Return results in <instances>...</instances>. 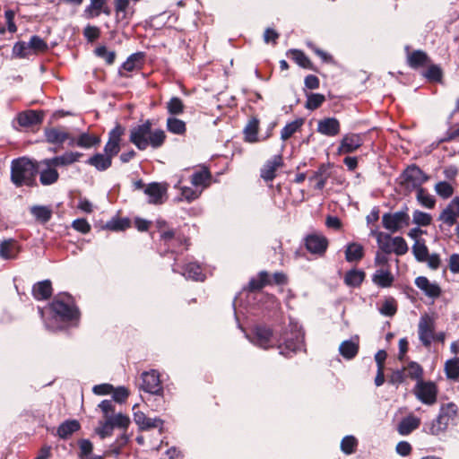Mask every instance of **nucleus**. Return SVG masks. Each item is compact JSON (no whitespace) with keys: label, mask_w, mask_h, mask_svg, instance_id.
Returning a JSON list of instances; mask_svg holds the SVG:
<instances>
[{"label":"nucleus","mask_w":459,"mask_h":459,"mask_svg":"<svg viewBox=\"0 0 459 459\" xmlns=\"http://www.w3.org/2000/svg\"><path fill=\"white\" fill-rule=\"evenodd\" d=\"M166 134L162 129H152V123L146 120L130 131V141L139 150H146L148 146L160 148L165 142Z\"/></svg>","instance_id":"1"},{"label":"nucleus","mask_w":459,"mask_h":459,"mask_svg":"<svg viewBox=\"0 0 459 459\" xmlns=\"http://www.w3.org/2000/svg\"><path fill=\"white\" fill-rule=\"evenodd\" d=\"M37 166L28 158L13 160L11 164V180L16 186L35 185Z\"/></svg>","instance_id":"2"},{"label":"nucleus","mask_w":459,"mask_h":459,"mask_svg":"<svg viewBox=\"0 0 459 459\" xmlns=\"http://www.w3.org/2000/svg\"><path fill=\"white\" fill-rule=\"evenodd\" d=\"M458 412V407L453 403L442 404L437 417L426 423L424 431L429 435L439 436L444 434L448 426L454 423Z\"/></svg>","instance_id":"3"},{"label":"nucleus","mask_w":459,"mask_h":459,"mask_svg":"<svg viewBox=\"0 0 459 459\" xmlns=\"http://www.w3.org/2000/svg\"><path fill=\"white\" fill-rule=\"evenodd\" d=\"M66 300L55 299L50 305V310L53 313V319L46 322L48 328L56 330L61 328V326L55 325L52 321H69L77 316V309L72 305L71 298L65 296Z\"/></svg>","instance_id":"4"},{"label":"nucleus","mask_w":459,"mask_h":459,"mask_svg":"<svg viewBox=\"0 0 459 459\" xmlns=\"http://www.w3.org/2000/svg\"><path fill=\"white\" fill-rule=\"evenodd\" d=\"M371 234L376 236L379 249L385 253L394 252L397 255H403L408 251L407 243L402 237L391 238L388 234L377 231H372Z\"/></svg>","instance_id":"5"},{"label":"nucleus","mask_w":459,"mask_h":459,"mask_svg":"<svg viewBox=\"0 0 459 459\" xmlns=\"http://www.w3.org/2000/svg\"><path fill=\"white\" fill-rule=\"evenodd\" d=\"M437 392V385L432 381L419 380L413 388L416 398L426 405L436 403Z\"/></svg>","instance_id":"6"},{"label":"nucleus","mask_w":459,"mask_h":459,"mask_svg":"<svg viewBox=\"0 0 459 459\" xmlns=\"http://www.w3.org/2000/svg\"><path fill=\"white\" fill-rule=\"evenodd\" d=\"M403 184L407 189H419L421 186L429 180V176L426 175L416 165L409 166L403 174Z\"/></svg>","instance_id":"7"},{"label":"nucleus","mask_w":459,"mask_h":459,"mask_svg":"<svg viewBox=\"0 0 459 459\" xmlns=\"http://www.w3.org/2000/svg\"><path fill=\"white\" fill-rule=\"evenodd\" d=\"M435 332V319L428 315L424 314L420 316L418 325V334L420 342L425 346H430L434 340Z\"/></svg>","instance_id":"8"},{"label":"nucleus","mask_w":459,"mask_h":459,"mask_svg":"<svg viewBox=\"0 0 459 459\" xmlns=\"http://www.w3.org/2000/svg\"><path fill=\"white\" fill-rule=\"evenodd\" d=\"M410 216L404 211H399L394 213H385L382 216V223L386 230L395 232L404 226H408Z\"/></svg>","instance_id":"9"},{"label":"nucleus","mask_w":459,"mask_h":459,"mask_svg":"<svg viewBox=\"0 0 459 459\" xmlns=\"http://www.w3.org/2000/svg\"><path fill=\"white\" fill-rule=\"evenodd\" d=\"M141 378L142 384L140 385V387L144 392L152 394H161L163 393L160 375L156 370L152 369L143 372Z\"/></svg>","instance_id":"10"},{"label":"nucleus","mask_w":459,"mask_h":459,"mask_svg":"<svg viewBox=\"0 0 459 459\" xmlns=\"http://www.w3.org/2000/svg\"><path fill=\"white\" fill-rule=\"evenodd\" d=\"M167 191L168 184L157 182L148 184L143 190L144 194L149 197L148 203L152 204H163Z\"/></svg>","instance_id":"11"},{"label":"nucleus","mask_w":459,"mask_h":459,"mask_svg":"<svg viewBox=\"0 0 459 459\" xmlns=\"http://www.w3.org/2000/svg\"><path fill=\"white\" fill-rule=\"evenodd\" d=\"M54 164H48V159L39 161L37 169L39 173V181L43 186H49L58 180L59 174Z\"/></svg>","instance_id":"12"},{"label":"nucleus","mask_w":459,"mask_h":459,"mask_svg":"<svg viewBox=\"0 0 459 459\" xmlns=\"http://www.w3.org/2000/svg\"><path fill=\"white\" fill-rule=\"evenodd\" d=\"M307 249L315 255H322L327 249L328 240L321 234H310L305 238Z\"/></svg>","instance_id":"13"},{"label":"nucleus","mask_w":459,"mask_h":459,"mask_svg":"<svg viewBox=\"0 0 459 459\" xmlns=\"http://www.w3.org/2000/svg\"><path fill=\"white\" fill-rule=\"evenodd\" d=\"M45 137L48 143L52 144H63L66 140H69L68 144L74 146V138L70 134L63 129L57 127L47 128L45 130Z\"/></svg>","instance_id":"14"},{"label":"nucleus","mask_w":459,"mask_h":459,"mask_svg":"<svg viewBox=\"0 0 459 459\" xmlns=\"http://www.w3.org/2000/svg\"><path fill=\"white\" fill-rule=\"evenodd\" d=\"M363 143L362 136L359 134H347L343 135L338 147L339 154L351 153L357 151Z\"/></svg>","instance_id":"15"},{"label":"nucleus","mask_w":459,"mask_h":459,"mask_svg":"<svg viewBox=\"0 0 459 459\" xmlns=\"http://www.w3.org/2000/svg\"><path fill=\"white\" fill-rule=\"evenodd\" d=\"M124 133V129L117 125L110 132L108 141L104 147V153L113 159L120 151V141L121 136Z\"/></svg>","instance_id":"16"},{"label":"nucleus","mask_w":459,"mask_h":459,"mask_svg":"<svg viewBox=\"0 0 459 459\" xmlns=\"http://www.w3.org/2000/svg\"><path fill=\"white\" fill-rule=\"evenodd\" d=\"M304 334L300 329L295 330L293 338H286L283 344H280V353L288 356L289 352H296L299 351L303 346Z\"/></svg>","instance_id":"17"},{"label":"nucleus","mask_w":459,"mask_h":459,"mask_svg":"<svg viewBox=\"0 0 459 459\" xmlns=\"http://www.w3.org/2000/svg\"><path fill=\"white\" fill-rule=\"evenodd\" d=\"M283 166V160L281 155H274L268 160L261 169V178L268 182L273 181L276 177V171Z\"/></svg>","instance_id":"18"},{"label":"nucleus","mask_w":459,"mask_h":459,"mask_svg":"<svg viewBox=\"0 0 459 459\" xmlns=\"http://www.w3.org/2000/svg\"><path fill=\"white\" fill-rule=\"evenodd\" d=\"M134 421L141 430L161 429L163 426L162 420L160 418H149L143 411H135L134 413Z\"/></svg>","instance_id":"19"},{"label":"nucleus","mask_w":459,"mask_h":459,"mask_svg":"<svg viewBox=\"0 0 459 459\" xmlns=\"http://www.w3.org/2000/svg\"><path fill=\"white\" fill-rule=\"evenodd\" d=\"M317 132L323 135L333 137L339 134L341 125L334 117H326L317 123Z\"/></svg>","instance_id":"20"},{"label":"nucleus","mask_w":459,"mask_h":459,"mask_svg":"<svg viewBox=\"0 0 459 459\" xmlns=\"http://www.w3.org/2000/svg\"><path fill=\"white\" fill-rule=\"evenodd\" d=\"M415 285L421 290L426 296L436 299L441 294V290L437 283L430 282L427 277L419 276L415 279Z\"/></svg>","instance_id":"21"},{"label":"nucleus","mask_w":459,"mask_h":459,"mask_svg":"<svg viewBox=\"0 0 459 459\" xmlns=\"http://www.w3.org/2000/svg\"><path fill=\"white\" fill-rule=\"evenodd\" d=\"M272 335L273 333L270 329L257 326L254 330V337L252 339V342L261 348L268 349L272 346Z\"/></svg>","instance_id":"22"},{"label":"nucleus","mask_w":459,"mask_h":459,"mask_svg":"<svg viewBox=\"0 0 459 459\" xmlns=\"http://www.w3.org/2000/svg\"><path fill=\"white\" fill-rule=\"evenodd\" d=\"M82 153L78 152H67L60 156L48 159V164H54L56 167H65L77 162Z\"/></svg>","instance_id":"23"},{"label":"nucleus","mask_w":459,"mask_h":459,"mask_svg":"<svg viewBox=\"0 0 459 459\" xmlns=\"http://www.w3.org/2000/svg\"><path fill=\"white\" fill-rule=\"evenodd\" d=\"M372 281L381 288L390 287L394 282L390 268H378L372 275Z\"/></svg>","instance_id":"24"},{"label":"nucleus","mask_w":459,"mask_h":459,"mask_svg":"<svg viewBox=\"0 0 459 459\" xmlns=\"http://www.w3.org/2000/svg\"><path fill=\"white\" fill-rule=\"evenodd\" d=\"M420 425V419L414 415L403 418L397 426V431L402 436H407Z\"/></svg>","instance_id":"25"},{"label":"nucleus","mask_w":459,"mask_h":459,"mask_svg":"<svg viewBox=\"0 0 459 459\" xmlns=\"http://www.w3.org/2000/svg\"><path fill=\"white\" fill-rule=\"evenodd\" d=\"M87 164L94 167L99 171H105L110 168L112 158L106 153H96L89 158Z\"/></svg>","instance_id":"26"},{"label":"nucleus","mask_w":459,"mask_h":459,"mask_svg":"<svg viewBox=\"0 0 459 459\" xmlns=\"http://www.w3.org/2000/svg\"><path fill=\"white\" fill-rule=\"evenodd\" d=\"M115 11L118 21L128 20L134 13L129 0H115Z\"/></svg>","instance_id":"27"},{"label":"nucleus","mask_w":459,"mask_h":459,"mask_svg":"<svg viewBox=\"0 0 459 459\" xmlns=\"http://www.w3.org/2000/svg\"><path fill=\"white\" fill-rule=\"evenodd\" d=\"M19 253V247L13 239H6L0 243V257L13 259Z\"/></svg>","instance_id":"28"},{"label":"nucleus","mask_w":459,"mask_h":459,"mask_svg":"<svg viewBox=\"0 0 459 459\" xmlns=\"http://www.w3.org/2000/svg\"><path fill=\"white\" fill-rule=\"evenodd\" d=\"M340 354L346 359H353L359 351V342L355 340L343 341L339 347Z\"/></svg>","instance_id":"29"},{"label":"nucleus","mask_w":459,"mask_h":459,"mask_svg":"<svg viewBox=\"0 0 459 459\" xmlns=\"http://www.w3.org/2000/svg\"><path fill=\"white\" fill-rule=\"evenodd\" d=\"M52 286L48 280L39 281L33 286L32 293L39 300L47 299L51 296Z\"/></svg>","instance_id":"30"},{"label":"nucleus","mask_w":459,"mask_h":459,"mask_svg":"<svg viewBox=\"0 0 459 459\" xmlns=\"http://www.w3.org/2000/svg\"><path fill=\"white\" fill-rule=\"evenodd\" d=\"M211 174L208 169H202L195 171L191 177L192 185L198 188L204 189L210 184Z\"/></svg>","instance_id":"31"},{"label":"nucleus","mask_w":459,"mask_h":459,"mask_svg":"<svg viewBox=\"0 0 459 459\" xmlns=\"http://www.w3.org/2000/svg\"><path fill=\"white\" fill-rule=\"evenodd\" d=\"M17 121L21 126L28 127L40 123L41 117L33 110H28L20 113L17 116Z\"/></svg>","instance_id":"32"},{"label":"nucleus","mask_w":459,"mask_h":459,"mask_svg":"<svg viewBox=\"0 0 459 459\" xmlns=\"http://www.w3.org/2000/svg\"><path fill=\"white\" fill-rule=\"evenodd\" d=\"M106 2H108V0H90L89 5H87L83 11L84 16L87 19L100 16L102 13Z\"/></svg>","instance_id":"33"},{"label":"nucleus","mask_w":459,"mask_h":459,"mask_svg":"<svg viewBox=\"0 0 459 459\" xmlns=\"http://www.w3.org/2000/svg\"><path fill=\"white\" fill-rule=\"evenodd\" d=\"M407 61L411 67L418 68L429 63V56L425 52L416 50L408 55Z\"/></svg>","instance_id":"34"},{"label":"nucleus","mask_w":459,"mask_h":459,"mask_svg":"<svg viewBox=\"0 0 459 459\" xmlns=\"http://www.w3.org/2000/svg\"><path fill=\"white\" fill-rule=\"evenodd\" d=\"M364 255L363 247L359 243H351L347 246L345 258L348 262H357Z\"/></svg>","instance_id":"35"},{"label":"nucleus","mask_w":459,"mask_h":459,"mask_svg":"<svg viewBox=\"0 0 459 459\" xmlns=\"http://www.w3.org/2000/svg\"><path fill=\"white\" fill-rule=\"evenodd\" d=\"M80 429V424L77 420H67L62 423L57 429V434L61 438H67L73 433L76 432Z\"/></svg>","instance_id":"36"},{"label":"nucleus","mask_w":459,"mask_h":459,"mask_svg":"<svg viewBox=\"0 0 459 459\" xmlns=\"http://www.w3.org/2000/svg\"><path fill=\"white\" fill-rule=\"evenodd\" d=\"M100 143V137L88 133H82L77 139L74 138V145L86 149L98 145Z\"/></svg>","instance_id":"37"},{"label":"nucleus","mask_w":459,"mask_h":459,"mask_svg":"<svg viewBox=\"0 0 459 459\" xmlns=\"http://www.w3.org/2000/svg\"><path fill=\"white\" fill-rule=\"evenodd\" d=\"M183 275L188 279H192L195 281H204V275L202 272L201 267L195 263H190V264H186V266L184 270Z\"/></svg>","instance_id":"38"},{"label":"nucleus","mask_w":459,"mask_h":459,"mask_svg":"<svg viewBox=\"0 0 459 459\" xmlns=\"http://www.w3.org/2000/svg\"><path fill=\"white\" fill-rule=\"evenodd\" d=\"M258 126L259 122L257 119H251L244 129L245 139L249 143L257 142V133H258Z\"/></svg>","instance_id":"39"},{"label":"nucleus","mask_w":459,"mask_h":459,"mask_svg":"<svg viewBox=\"0 0 459 459\" xmlns=\"http://www.w3.org/2000/svg\"><path fill=\"white\" fill-rule=\"evenodd\" d=\"M417 201L428 209H432L436 204V199L424 188L417 189Z\"/></svg>","instance_id":"40"},{"label":"nucleus","mask_w":459,"mask_h":459,"mask_svg":"<svg viewBox=\"0 0 459 459\" xmlns=\"http://www.w3.org/2000/svg\"><path fill=\"white\" fill-rule=\"evenodd\" d=\"M181 182L182 180L179 179L175 185V187L180 190L181 195L185 200L191 202L200 196L202 189H198L196 187L194 189L188 186H180Z\"/></svg>","instance_id":"41"},{"label":"nucleus","mask_w":459,"mask_h":459,"mask_svg":"<svg viewBox=\"0 0 459 459\" xmlns=\"http://www.w3.org/2000/svg\"><path fill=\"white\" fill-rule=\"evenodd\" d=\"M167 129L175 134H184L186 130V123L174 117L167 119Z\"/></svg>","instance_id":"42"},{"label":"nucleus","mask_w":459,"mask_h":459,"mask_svg":"<svg viewBox=\"0 0 459 459\" xmlns=\"http://www.w3.org/2000/svg\"><path fill=\"white\" fill-rule=\"evenodd\" d=\"M458 213L454 206H451V203L448 206L443 210L440 213L439 220L448 226H453L456 222Z\"/></svg>","instance_id":"43"},{"label":"nucleus","mask_w":459,"mask_h":459,"mask_svg":"<svg viewBox=\"0 0 459 459\" xmlns=\"http://www.w3.org/2000/svg\"><path fill=\"white\" fill-rule=\"evenodd\" d=\"M412 253L415 258L420 262H425L428 259L429 249L424 240H416L412 246Z\"/></svg>","instance_id":"44"},{"label":"nucleus","mask_w":459,"mask_h":459,"mask_svg":"<svg viewBox=\"0 0 459 459\" xmlns=\"http://www.w3.org/2000/svg\"><path fill=\"white\" fill-rule=\"evenodd\" d=\"M364 276L362 271L351 270L345 274L344 281L349 286L357 287L363 281Z\"/></svg>","instance_id":"45"},{"label":"nucleus","mask_w":459,"mask_h":459,"mask_svg":"<svg viewBox=\"0 0 459 459\" xmlns=\"http://www.w3.org/2000/svg\"><path fill=\"white\" fill-rule=\"evenodd\" d=\"M303 121L301 119L294 120L288 123L281 132V138L283 141L290 138L302 126Z\"/></svg>","instance_id":"46"},{"label":"nucleus","mask_w":459,"mask_h":459,"mask_svg":"<svg viewBox=\"0 0 459 459\" xmlns=\"http://www.w3.org/2000/svg\"><path fill=\"white\" fill-rule=\"evenodd\" d=\"M31 214L39 221L47 222L51 218V210L47 206L36 205L30 209Z\"/></svg>","instance_id":"47"},{"label":"nucleus","mask_w":459,"mask_h":459,"mask_svg":"<svg viewBox=\"0 0 459 459\" xmlns=\"http://www.w3.org/2000/svg\"><path fill=\"white\" fill-rule=\"evenodd\" d=\"M446 377L451 379H456L459 377V358L448 359L445 364Z\"/></svg>","instance_id":"48"},{"label":"nucleus","mask_w":459,"mask_h":459,"mask_svg":"<svg viewBox=\"0 0 459 459\" xmlns=\"http://www.w3.org/2000/svg\"><path fill=\"white\" fill-rule=\"evenodd\" d=\"M404 371L406 376L411 379H416L417 381L422 380L423 369L417 362L409 363L408 366L404 368Z\"/></svg>","instance_id":"49"},{"label":"nucleus","mask_w":459,"mask_h":459,"mask_svg":"<svg viewBox=\"0 0 459 459\" xmlns=\"http://www.w3.org/2000/svg\"><path fill=\"white\" fill-rule=\"evenodd\" d=\"M270 283L271 281L268 273L266 272H261L256 279H252L249 281V289L251 290H257Z\"/></svg>","instance_id":"50"},{"label":"nucleus","mask_w":459,"mask_h":459,"mask_svg":"<svg viewBox=\"0 0 459 459\" xmlns=\"http://www.w3.org/2000/svg\"><path fill=\"white\" fill-rule=\"evenodd\" d=\"M185 106L178 97H173L167 103L168 112L173 116L180 115L184 112Z\"/></svg>","instance_id":"51"},{"label":"nucleus","mask_w":459,"mask_h":459,"mask_svg":"<svg viewBox=\"0 0 459 459\" xmlns=\"http://www.w3.org/2000/svg\"><path fill=\"white\" fill-rule=\"evenodd\" d=\"M412 221L418 226H429L432 221V217L429 213L416 210L412 213Z\"/></svg>","instance_id":"52"},{"label":"nucleus","mask_w":459,"mask_h":459,"mask_svg":"<svg viewBox=\"0 0 459 459\" xmlns=\"http://www.w3.org/2000/svg\"><path fill=\"white\" fill-rule=\"evenodd\" d=\"M436 193L442 198L446 199L454 194L453 186L446 181H440L435 186Z\"/></svg>","instance_id":"53"},{"label":"nucleus","mask_w":459,"mask_h":459,"mask_svg":"<svg viewBox=\"0 0 459 459\" xmlns=\"http://www.w3.org/2000/svg\"><path fill=\"white\" fill-rule=\"evenodd\" d=\"M31 54L29 43L19 41L13 48V55L19 58L28 57Z\"/></svg>","instance_id":"54"},{"label":"nucleus","mask_w":459,"mask_h":459,"mask_svg":"<svg viewBox=\"0 0 459 459\" xmlns=\"http://www.w3.org/2000/svg\"><path fill=\"white\" fill-rule=\"evenodd\" d=\"M397 310L396 302L394 299H386L379 308L380 314L385 316H393Z\"/></svg>","instance_id":"55"},{"label":"nucleus","mask_w":459,"mask_h":459,"mask_svg":"<svg viewBox=\"0 0 459 459\" xmlns=\"http://www.w3.org/2000/svg\"><path fill=\"white\" fill-rule=\"evenodd\" d=\"M325 100V98L323 94L311 93L307 96L306 108L310 110L316 109L323 104Z\"/></svg>","instance_id":"56"},{"label":"nucleus","mask_w":459,"mask_h":459,"mask_svg":"<svg viewBox=\"0 0 459 459\" xmlns=\"http://www.w3.org/2000/svg\"><path fill=\"white\" fill-rule=\"evenodd\" d=\"M31 53L44 52L48 49L47 43L39 36H32L29 41Z\"/></svg>","instance_id":"57"},{"label":"nucleus","mask_w":459,"mask_h":459,"mask_svg":"<svg viewBox=\"0 0 459 459\" xmlns=\"http://www.w3.org/2000/svg\"><path fill=\"white\" fill-rule=\"evenodd\" d=\"M143 59L142 54H133L123 64V69L132 72L136 68L140 67L141 61Z\"/></svg>","instance_id":"58"},{"label":"nucleus","mask_w":459,"mask_h":459,"mask_svg":"<svg viewBox=\"0 0 459 459\" xmlns=\"http://www.w3.org/2000/svg\"><path fill=\"white\" fill-rule=\"evenodd\" d=\"M108 419L109 420L113 429L117 427V428L126 429H127V427L130 423L129 418L121 413H118L114 416H110Z\"/></svg>","instance_id":"59"},{"label":"nucleus","mask_w":459,"mask_h":459,"mask_svg":"<svg viewBox=\"0 0 459 459\" xmlns=\"http://www.w3.org/2000/svg\"><path fill=\"white\" fill-rule=\"evenodd\" d=\"M95 53L99 57L105 60L108 65H112L116 58V53L109 51L106 47L101 46L95 49Z\"/></svg>","instance_id":"60"},{"label":"nucleus","mask_w":459,"mask_h":459,"mask_svg":"<svg viewBox=\"0 0 459 459\" xmlns=\"http://www.w3.org/2000/svg\"><path fill=\"white\" fill-rule=\"evenodd\" d=\"M357 446V440L353 436H346L341 442V448L345 454H351Z\"/></svg>","instance_id":"61"},{"label":"nucleus","mask_w":459,"mask_h":459,"mask_svg":"<svg viewBox=\"0 0 459 459\" xmlns=\"http://www.w3.org/2000/svg\"><path fill=\"white\" fill-rule=\"evenodd\" d=\"M293 60L303 68L310 67V61L305 54L299 50H293L291 52Z\"/></svg>","instance_id":"62"},{"label":"nucleus","mask_w":459,"mask_h":459,"mask_svg":"<svg viewBox=\"0 0 459 459\" xmlns=\"http://www.w3.org/2000/svg\"><path fill=\"white\" fill-rule=\"evenodd\" d=\"M389 253H385L381 249L377 252L375 256V264L376 266H378L379 268H389V258H388Z\"/></svg>","instance_id":"63"},{"label":"nucleus","mask_w":459,"mask_h":459,"mask_svg":"<svg viewBox=\"0 0 459 459\" xmlns=\"http://www.w3.org/2000/svg\"><path fill=\"white\" fill-rule=\"evenodd\" d=\"M96 432L101 438H105L112 435L113 427L108 419L103 423H100V426L96 429Z\"/></svg>","instance_id":"64"}]
</instances>
